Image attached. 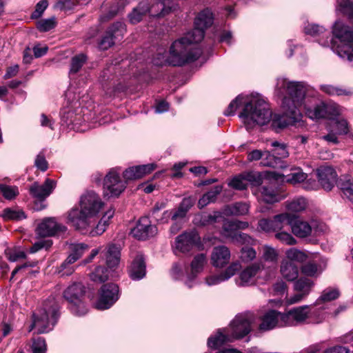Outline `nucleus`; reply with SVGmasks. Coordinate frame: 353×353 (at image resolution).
Here are the masks:
<instances>
[{
	"mask_svg": "<svg viewBox=\"0 0 353 353\" xmlns=\"http://www.w3.org/2000/svg\"><path fill=\"white\" fill-rule=\"evenodd\" d=\"M306 34L312 37H319V43L323 46H331L332 50L340 57L353 61V31L340 21L335 22L333 27V34L339 41V44L332 39H330V33L323 27L316 24L308 23L304 28Z\"/></svg>",
	"mask_w": 353,
	"mask_h": 353,
	"instance_id": "20e7f679",
	"label": "nucleus"
},
{
	"mask_svg": "<svg viewBox=\"0 0 353 353\" xmlns=\"http://www.w3.org/2000/svg\"><path fill=\"white\" fill-rule=\"evenodd\" d=\"M340 292L336 288H327L325 289L316 300V305L330 304L329 302L339 298Z\"/></svg>",
	"mask_w": 353,
	"mask_h": 353,
	"instance_id": "f704fd0d",
	"label": "nucleus"
},
{
	"mask_svg": "<svg viewBox=\"0 0 353 353\" xmlns=\"http://www.w3.org/2000/svg\"><path fill=\"white\" fill-rule=\"evenodd\" d=\"M194 202L190 197L184 198L180 203L178 209L172 214V219L176 220L177 219L184 218L188 210L192 207Z\"/></svg>",
	"mask_w": 353,
	"mask_h": 353,
	"instance_id": "58836bf2",
	"label": "nucleus"
},
{
	"mask_svg": "<svg viewBox=\"0 0 353 353\" xmlns=\"http://www.w3.org/2000/svg\"><path fill=\"white\" fill-rule=\"evenodd\" d=\"M320 88L321 90L331 96H350L353 93L350 89L336 87L331 85H322Z\"/></svg>",
	"mask_w": 353,
	"mask_h": 353,
	"instance_id": "ea45409f",
	"label": "nucleus"
},
{
	"mask_svg": "<svg viewBox=\"0 0 353 353\" xmlns=\"http://www.w3.org/2000/svg\"><path fill=\"white\" fill-rule=\"evenodd\" d=\"M88 249V245L85 243L72 244L70 246V254L72 256L79 259L83 253Z\"/></svg>",
	"mask_w": 353,
	"mask_h": 353,
	"instance_id": "13d9d810",
	"label": "nucleus"
},
{
	"mask_svg": "<svg viewBox=\"0 0 353 353\" xmlns=\"http://www.w3.org/2000/svg\"><path fill=\"white\" fill-rule=\"evenodd\" d=\"M207 263L206 256L204 254H199L194 256L191 263V276L194 278L200 273Z\"/></svg>",
	"mask_w": 353,
	"mask_h": 353,
	"instance_id": "4c0bfd02",
	"label": "nucleus"
},
{
	"mask_svg": "<svg viewBox=\"0 0 353 353\" xmlns=\"http://www.w3.org/2000/svg\"><path fill=\"white\" fill-rule=\"evenodd\" d=\"M234 242L248 245H253L256 244V241L247 234L239 232L234 234L232 239Z\"/></svg>",
	"mask_w": 353,
	"mask_h": 353,
	"instance_id": "864d4df0",
	"label": "nucleus"
},
{
	"mask_svg": "<svg viewBox=\"0 0 353 353\" xmlns=\"http://www.w3.org/2000/svg\"><path fill=\"white\" fill-rule=\"evenodd\" d=\"M276 89L281 95H286L282 102L283 114L273 120V125L275 127L283 128L301 121V108L312 119L325 117L327 112L332 108L324 104L317 105L313 109L309 108L305 103V88L301 82L290 81L287 79L281 78L277 80Z\"/></svg>",
	"mask_w": 353,
	"mask_h": 353,
	"instance_id": "f257e3e1",
	"label": "nucleus"
},
{
	"mask_svg": "<svg viewBox=\"0 0 353 353\" xmlns=\"http://www.w3.org/2000/svg\"><path fill=\"white\" fill-rule=\"evenodd\" d=\"M85 287L81 283H74L63 292L64 299L70 303L72 313L81 316L87 313L88 309L82 301Z\"/></svg>",
	"mask_w": 353,
	"mask_h": 353,
	"instance_id": "0eeeda50",
	"label": "nucleus"
},
{
	"mask_svg": "<svg viewBox=\"0 0 353 353\" xmlns=\"http://www.w3.org/2000/svg\"><path fill=\"white\" fill-rule=\"evenodd\" d=\"M55 26L54 19H41L37 22V27L41 32H47Z\"/></svg>",
	"mask_w": 353,
	"mask_h": 353,
	"instance_id": "e2e57ef3",
	"label": "nucleus"
},
{
	"mask_svg": "<svg viewBox=\"0 0 353 353\" xmlns=\"http://www.w3.org/2000/svg\"><path fill=\"white\" fill-rule=\"evenodd\" d=\"M213 23L212 13L209 9L201 11L194 20V28L184 37L176 40L170 49V55L159 53L153 59L157 65L168 64L181 66L199 59L202 52L196 43L203 40L204 30Z\"/></svg>",
	"mask_w": 353,
	"mask_h": 353,
	"instance_id": "f03ea898",
	"label": "nucleus"
},
{
	"mask_svg": "<svg viewBox=\"0 0 353 353\" xmlns=\"http://www.w3.org/2000/svg\"><path fill=\"white\" fill-rule=\"evenodd\" d=\"M331 304L316 305L315 302L314 306L309 307L310 318L315 323H319L327 319L331 314Z\"/></svg>",
	"mask_w": 353,
	"mask_h": 353,
	"instance_id": "393cba45",
	"label": "nucleus"
},
{
	"mask_svg": "<svg viewBox=\"0 0 353 353\" xmlns=\"http://www.w3.org/2000/svg\"><path fill=\"white\" fill-rule=\"evenodd\" d=\"M105 253L106 263L110 268L117 266L121 258V246L114 243L108 245Z\"/></svg>",
	"mask_w": 353,
	"mask_h": 353,
	"instance_id": "c756f323",
	"label": "nucleus"
},
{
	"mask_svg": "<svg viewBox=\"0 0 353 353\" xmlns=\"http://www.w3.org/2000/svg\"><path fill=\"white\" fill-rule=\"evenodd\" d=\"M32 349L33 353H46V344L45 339L38 336L33 339Z\"/></svg>",
	"mask_w": 353,
	"mask_h": 353,
	"instance_id": "bf43d9fd",
	"label": "nucleus"
},
{
	"mask_svg": "<svg viewBox=\"0 0 353 353\" xmlns=\"http://www.w3.org/2000/svg\"><path fill=\"white\" fill-rule=\"evenodd\" d=\"M224 214L221 212L214 211L212 214H203L200 216L199 223L202 226L215 225L224 220Z\"/></svg>",
	"mask_w": 353,
	"mask_h": 353,
	"instance_id": "473e14b6",
	"label": "nucleus"
},
{
	"mask_svg": "<svg viewBox=\"0 0 353 353\" xmlns=\"http://www.w3.org/2000/svg\"><path fill=\"white\" fill-rule=\"evenodd\" d=\"M262 259L266 262L276 265L279 259V252L275 248L265 245L262 247Z\"/></svg>",
	"mask_w": 353,
	"mask_h": 353,
	"instance_id": "a19ab883",
	"label": "nucleus"
},
{
	"mask_svg": "<svg viewBox=\"0 0 353 353\" xmlns=\"http://www.w3.org/2000/svg\"><path fill=\"white\" fill-rule=\"evenodd\" d=\"M309 306L304 305L293 308L288 312L287 314H283V321H287L288 325L301 323L307 318H310Z\"/></svg>",
	"mask_w": 353,
	"mask_h": 353,
	"instance_id": "412c9836",
	"label": "nucleus"
},
{
	"mask_svg": "<svg viewBox=\"0 0 353 353\" xmlns=\"http://www.w3.org/2000/svg\"><path fill=\"white\" fill-rule=\"evenodd\" d=\"M79 205L80 209L73 208L68 212V223L83 231L95 223L104 203L95 192H88L81 196Z\"/></svg>",
	"mask_w": 353,
	"mask_h": 353,
	"instance_id": "39448f33",
	"label": "nucleus"
},
{
	"mask_svg": "<svg viewBox=\"0 0 353 353\" xmlns=\"http://www.w3.org/2000/svg\"><path fill=\"white\" fill-rule=\"evenodd\" d=\"M283 314L276 310L268 311L262 318L259 329L264 331L273 329L277 325L279 319L283 321Z\"/></svg>",
	"mask_w": 353,
	"mask_h": 353,
	"instance_id": "bb28decb",
	"label": "nucleus"
},
{
	"mask_svg": "<svg viewBox=\"0 0 353 353\" xmlns=\"http://www.w3.org/2000/svg\"><path fill=\"white\" fill-rule=\"evenodd\" d=\"M1 216L4 220H13L19 221L26 219V215L23 211L17 210L11 208H6L2 212Z\"/></svg>",
	"mask_w": 353,
	"mask_h": 353,
	"instance_id": "c03bdc74",
	"label": "nucleus"
},
{
	"mask_svg": "<svg viewBox=\"0 0 353 353\" xmlns=\"http://www.w3.org/2000/svg\"><path fill=\"white\" fill-rule=\"evenodd\" d=\"M248 211L249 205L246 203L242 202L227 205L223 208V213L226 216L245 215Z\"/></svg>",
	"mask_w": 353,
	"mask_h": 353,
	"instance_id": "7c9ffc66",
	"label": "nucleus"
},
{
	"mask_svg": "<svg viewBox=\"0 0 353 353\" xmlns=\"http://www.w3.org/2000/svg\"><path fill=\"white\" fill-rule=\"evenodd\" d=\"M169 3V0L158 1L148 0V15L152 17H159L166 15L174 10L172 6H168Z\"/></svg>",
	"mask_w": 353,
	"mask_h": 353,
	"instance_id": "4be33fe9",
	"label": "nucleus"
},
{
	"mask_svg": "<svg viewBox=\"0 0 353 353\" xmlns=\"http://www.w3.org/2000/svg\"><path fill=\"white\" fill-rule=\"evenodd\" d=\"M241 104L243 105V108L239 117L248 130L253 129L257 125H266L270 121L272 112L269 105L257 94L239 95L231 101L224 114L226 116L234 114L237 108Z\"/></svg>",
	"mask_w": 353,
	"mask_h": 353,
	"instance_id": "7ed1b4c3",
	"label": "nucleus"
},
{
	"mask_svg": "<svg viewBox=\"0 0 353 353\" xmlns=\"http://www.w3.org/2000/svg\"><path fill=\"white\" fill-rule=\"evenodd\" d=\"M276 239L280 241L282 243L288 245H295L296 240L289 233L285 232H277L275 234Z\"/></svg>",
	"mask_w": 353,
	"mask_h": 353,
	"instance_id": "052dcab7",
	"label": "nucleus"
},
{
	"mask_svg": "<svg viewBox=\"0 0 353 353\" xmlns=\"http://www.w3.org/2000/svg\"><path fill=\"white\" fill-rule=\"evenodd\" d=\"M286 208L288 211L299 212L304 210L307 207V201L303 197H299L291 201L286 202Z\"/></svg>",
	"mask_w": 353,
	"mask_h": 353,
	"instance_id": "37998d69",
	"label": "nucleus"
},
{
	"mask_svg": "<svg viewBox=\"0 0 353 353\" xmlns=\"http://www.w3.org/2000/svg\"><path fill=\"white\" fill-rule=\"evenodd\" d=\"M77 261V258L69 254L67 259L60 265L59 273H61V276L71 275L74 272V268L70 266V265Z\"/></svg>",
	"mask_w": 353,
	"mask_h": 353,
	"instance_id": "49530a36",
	"label": "nucleus"
},
{
	"mask_svg": "<svg viewBox=\"0 0 353 353\" xmlns=\"http://www.w3.org/2000/svg\"><path fill=\"white\" fill-rule=\"evenodd\" d=\"M224 331L219 330L215 336L208 339V345L210 348L216 350L223 344L233 341L230 334H225Z\"/></svg>",
	"mask_w": 353,
	"mask_h": 353,
	"instance_id": "2f4dec72",
	"label": "nucleus"
},
{
	"mask_svg": "<svg viewBox=\"0 0 353 353\" xmlns=\"http://www.w3.org/2000/svg\"><path fill=\"white\" fill-rule=\"evenodd\" d=\"M120 172L118 168H114L105 175L103 188L104 197H118L126 188V183L121 179Z\"/></svg>",
	"mask_w": 353,
	"mask_h": 353,
	"instance_id": "6e6552de",
	"label": "nucleus"
},
{
	"mask_svg": "<svg viewBox=\"0 0 353 353\" xmlns=\"http://www.w3.org/2000/svg\"><path fill=\"white\" fill-rule=\"evenodd\" d=\"M125 32V26L121 21H117L112 24L105 31L101 40L99 43L100 49L106 50L112 47L116 40H120L123 38Z\"/></svg>",
	"mask_w": 353,
	"mask_h": 353,
	"instance_id": "9b49d317",
	"label": "nucleus"
},
{
	"mask_svg": "<svg viewBox=\"0 0 353 353\" xmlns=\"http://www.w3.org/2000/svg\"><path fill=\"white\" fill-rule=\"evenodd\" d=\"M243 176L247 183L248 182H250L254 185H259L262 183L261 176L259 172H249L244 173Z\"/></svg>",
	"mask_w": 353,
	"mask_h": 353,
	"instance_id": "680f3d73",
	"label": "nucleus"
},
{
	"mask_svg": "<svg viewBox=\"0 0 353 353\" xmlns=\"http://www.w3.org/2000/svg\"><path fill=\"white\" fill-rule=\"evenodd\" d=\"M156 168L157 165L155 163L130 167L123 171V176L125 183H127L128 181L137 180L142 178L145 175L152 172Z\"/></svg>",
	"mask_w": 353,
	"mask_h": 353,
	"instance_id": "6ab92c4d",
	"label": "nucleus"
},
{
	"mask_svg": "<svg viewBox=\"0 0 353 353\" xmlns=\"http://www.w3.org/2000/svg\"><path fill=\"white\" fill-rule=\"evenodd\" d=\"M200 243V237L194 230L183 232L175 239V249L185 253L190 252Z\"/></svg>",
	"mask_w": 353,
	"mask_h": 353,
	"instance_id": "f8f14e48",
	"label": "nucleus"
},
{
	"mask_svg": "<svg viewBox=\"0 0 353 353\" xmlns=\"http://www.w3.org/2000/svg\"><path fill=\"white\" fill-rule=\"evenodd\" d=\"M66 230V228L57 223L53 218L44 219L37 227V233L40 236H54Z\"/></svg>",
	"mask_w": 353,
	"mask_h": 353,
	"instance_id": "dca6fc26",
	"label": "nucleus"
},
{
	"mask_svg": "<svg viewBox=\"0 0 353 353\" xmlns=\"http://www.w3.org/2000/svg\"><path fill=\"white\" fill-rule=\"evenodd\" d=\"M222 222L223 223L222 232L223 235L232 239V236L234 235V234H236L239 232L236 230V220L230 221L226 220L224 218V220Z\"/></svg>",
	"mask_w": 353,
	"mask_h": 353,
	"instance_id": "a18cd8bd",
	"label": "nucleus"
},
{
	"mask_svg": "<svg viewBox=\"0 0 353 353\" xmlns=\"http://www.w3.org/2000/svg\"><path fill=\"white\" fill-rule=\"evenodd\" d=\"M90 278L95 282L103 283L108 279V270L99 266L95 269L94 272L90 274Z\"/></svg>",
	"mask_w": 353,
	"mask_h": 353,
	"instance_id": "603ef678",
	"label": "nucleus"
},
{
	"mask_svg": "<svg viewBox=\"0 0 353 353\" xmlns=\"http://www.w3.org/2000/svg\"><path fill=\"white\" fill-rule=\"evenodd\" d=\"M130 233L138 240H146L157 233V228L150 223L148 217H141Z\"/></svg>",
	"mask_w": 353,
	"mask_h": 353,
	"instance_id": "ddd939ff",
	"label": "nucleus"
},
{
	"mask_svg": "<svg viewBox=\"0 0 353 353\" xmlns=\"http://www.w3.org/2000/svg\"><path fill=\"white\" fill-rule=\"evenodd\" d=\"M319 182L325 190H331L336 182V174L329 166L320 167L316 170Z\"/></svg>",
	"mask_w": 353,
	"mask_h": 353,
	"instance_id": "aec40b11",
	"label": "nucleus"
},
{
	"mask_svg": "<svg viewBox=\"0 0 353 353\" xmlns=\"http://www.w3.org/2000/svg\"><path fill=\"white\" fill-rule=\"evenodd\" d=\"M34 165L38 169L43 172L47 170L48 168V163L46 160L44 154L42 152H40L37 156Z\"/></svg>",
	"mask_w": 353,
	"mask_h": 353,
	"instance_id": "774afa93",
	"label": "nucleus"
},
{
	"mask_svg": "<svg viewBox=\"0 0 353 353\" xmlns=\"http://www.w3.org/2000/svg\"><path fill=\"white\" fill-rule=\"evenodd\" d=\"M0 192L6 199H14L19 194V189L17 186H11L6 184H0Z\"/></svg>",
	"mask_w": 353,
	"mask_h": 353,
	"instance_id": "3c124183",
	"label": "nucleus"
},
{
	"mask_svg": "<svg viewBox=\"0 0 353 353\" xmlns=\"http://www.w3.org/2000/svg\"><path fill=\"white\" fill-rule=\"evenodd\" d=\"M285 225H290L292 233L299 238L309 236L312 231V226L305 221L296 219L294 216L288 213V218L285 219Z\"/></svg>",
	"mask_w": 353,
	"mask_h": 353,
	"instance_id": "4468645a",
	"label": "nucleus"
},
{
	"mask_svg": "<svg viewBox=\"0 0 353 353\" xmlns=\"http://www.w3.org/2000/svg\"><path fill=\"white\" fill-rule=\"evenodd\" d=\"M307 178V174L300 168H294L290 174L283 175V181L292 184H296L304 181Z\"/></svg>",
	"mask_w": 353,
	"mask_h": 353,
	"instance_id": "e433bc0d",
	"label": "nucleus"
},
{
	"mask_svg": "<svg viewBox=\"0 0 353 353\" xmlns=\"http://www.w3.org/2000/svg\"><path fill=\"white\" fill-rule=\"evenodd\" d=\"M114 214V211L112 209L105 211L97 226L90 231V235L94 236L102 234L105 231L106 227L109 224L108 221L113 217Z\"/></svg>",
	"mask_w": 353,
	"mask_h": 353,
	"instance_id": "72a5a7b5",
	"label": "nucleus"
},
{
	"mask_svg": "<svg viewBox=\"0 0 353 353\" xmlns=\"http://www.w3.org/2000/svg\"><path fill=\"white\" fill-rule=\"evenodd\" d=\"M119 299V287L114 283L104 284L99 290L95 307L99 310L110 308Z\"/></svg>",
	"mask_w": 353,
	"mask_h": 353,
	"instance_id": "9d476101",
	"label": "nucleus"
},
{
	"mask_svg": "<svg viewBox=\"0 0 353 353\" xmlns=\"http://www.w3.org/2000/svg\"><path fill=\"white\" fill-rule=\"evenodd\" d=\"M240 266L241 265L239 263H232L226 268L223 272L221 273L224 281L228 280L230 278L234 276L239 270Z\"/></svg>",
	"mask_w": 353,
	"mask_h": 353,
	"instance_id": "0e129e2a",
	"label": "nucleus"
},
{
	"mask_svg": "<svg viewBox=\"0 0 353 353\" xmlns=\"http://www.w3.org/2000/svg\"><path fill=\"white\" fill-rule=\"evenodd\" d=\"M280 272L284 279L292 281L299 276V268L293 262L288 260H283L281 263Z\"/></svg>",
	"mask_w": 353,
	"mask_h": 353,
	"instance_id": "c85d7f7f",
	"label": "nucleus"
},
{
	"mask_svg": "<svg viewBox=\"0 0 353 353\" xmlns=\"http://www.w3.org/2000/svg\"><path fill=\"white\" fill-rule=\"evenodd\" d=\"M148 0H141L128 14V19L132 24L139 23L144 17L148 15Z\"/></svg>",
	"mask_w": 353,
	"mask_h": 353,
	"instance_id": "cd10ccee",
	"label": "nucleus"
},
{
	"mask_svg": "<svg viewBox=\"0 0 353 353\" xmlns=\"http://www.w3.org/2000/svg\"><path fill=\"white\" fill-rule=\"evenodd\" d=\"M228 185L234 189L243 190L246 189L248 183L243 174L234 177L228 183Z\"/></svg>",
	"mask_w": 353,
	"mask_h": 353,
	"instance_id": "4d7b16f0",
	"label": "nucleus"
},
{
	"mask_svg": "<svg viewBox=\"0 0 353 353\" xmlns=\"http://www.w3.org/2000/svg\"><path fill=\"white\" fill-rule=\"evenodd\" d=\"M259 192L260 199L267 203L279 202L284 198V196L279 192V190L275 188V185L272 183L262 185Z\"/></svg>",
	"mask_w": 353,
	"mask_h": 353,
	"instance_id": "5701e85b",
	"label": "nucleus"
},
{
	"mask_svg": "<svg viewBox=\"0 0 353 353\" xmlns=\"http://www.w3.org/2000/svg\"><path fill=\"white\" fill-rule=\"evenodd\" d=\"M314 285L313 281L307 278H301L294 283V290L307 296Z\"/></svg>",
	"mask_w": 353,
	"mask_h": 353,
	"instance_id": "c9c22d12",
	"label": "nucleus"
},
{
	"mask_svg": "<svg viewBox=\"0 0 353 353\" xmlns=\"http://www.w3.org/2000/svg\"><path fill=\"white\" fill-rule=\"evenodd\" d=\"M287 218L288 213H283L275 216L273 219H262L259 221L258 227L265 232L279 231L285 227Z\"/></svg>",
	"mask_w": 353,
	"mask_h": 353,
	"instance_id": "a211bd4d",
	"label": "nucleus"
},
{
	"mask_svg": "<svg viewBox=\"0 0 353 353\" xmlns=\"http://www.w3.org/2000/svg\"><path fill=\"white\" fill-rule=\"evenodd\" d=\"M286 259L285 260H288L289 261H292L293 263H303L307 259V254L295 248H292L286 250L285 252Z\"/></svg>",
	"mask_w": 353,
	"mask_h": 353,
	"instance_id": "79ce46f5",
	"label": "nucleus"
},
{
	"mask_svg": "<svg viewBox=\"0 0 353 353\" xmlns=\"http://www.w3.org/2000/svg\"><path fill=\"white\" fill-rule=\"evenodd\" d=\"M230 259V252L224 245L214 247L212 254V264L216 268H222L228 263Z\"/></svg>",
	"mask_w": 353,
	"mask_h": 353,
	"instance_id": "b1692460",
	"label": "nucleus"
},
{
	"mask_svg": "<svg viewBox=\"0 0 353 353\" xmlns=\"http://www.w3.org/2000/svg\"><path fill=\"white\" fill-rule=\"evenodd\" d=\"M56 187V181L46 179L43 184L34 182L30 188V194L39 201H43L48 197Z\"/></svg>",
	"mask_w": 353,
	"mask_h": 353,
	"instance_id": "f3484780",
	"label": "nucleus"
},
{
	"mask_svg": "<svg viewBox=\"0 0 353 353\" xmlns=\"http://www.w3.org/2000/svg\"><path fill=\"white\" fill-rule=\"evenodd\" d=\"M87 61V57L84 54H77L72 58L70 73L78 72Z\"/></svg>",
	"mask_w": 353,
	"mask_h": 353,
	"instance_id": "09e8293b",
	"label": "nucleus"
},
{
	"mask_svg": "<svg viewBox=\"0 0 353 353\" xmlns=\"http://www.w3.org/2000/svg\"><path fill=\"white\" fill-rule=\"evenodd\" d=\"M253 320L252 314L249 313L241 314L236 316L230 326L231 331L230 336L232 340L241 339L249 334L251 330V323Z\"/></svg>",
	"mask_w": 353,
	"mask_h": 353,
	"instance_id": "1a4fd4ad",
	"label": "nucleus"
},
{
	"mask_svg": "<svg viewBox=\"0 0 353 353\" xmlns=\"http://www.w3.org/2000/svg\"><path fill=\"white\" fill-rule=\"evenodd\" d=\"M59 305L53 297L48 299L43 307L33 314V322L29 331L36 328L39 334L49 332L55 325L59 317Z\"/></svg>",
	"mask_w": 353,
	"mask_h": 353,
	"instance_id": "423d86ee",
	"label": "nucleus"
},
{
	"mask_svg": "<svg viewBox=\"0 0 353 353\" xmlns=\"http://www.w3.org/2000/svg\"><path fill=\"white\" fill-rule=\"evenodd\" d=\"M5 254L9 261L14 262L26 257V252L19 248H7Z\"/></svg>",
	"mask_w": 353,
	"mask_h": 353,
	"instance_id": "de8ad7c7",
	"label": "nucleus"
},
{
	"mask_svg": "<svg viewBox=\"0 0 353 353\" xmlns=\"http://www.w3.org/2000/svg\"><path fill=\"white\" fill-rule=\"evenodd\" d=\"M321 270L314 262H308L301 267V272L307 276H317L321 274Z\"/></svg>",
	"mask_w": 353,
	"mask_h": 353,
	"instance_id": "8fccbe9b",
	"label": "nucleus"
},
{
	"mask_svg": "<svg viewBox=\"0 0 353 353\" xmlns=\"http://www.w3.org/2000/svg\"><path fill=\"white\" fill-rule=\"evenodd\" d=\"M145 263L142 254H138L130 268V276L133 280H139L145 275Z\"/></svg>",
	"mask_w": 353,
	"mask_h": 353,
	"instance_id": "a878e982",
	"label": "nucleus"
},
{
	"mask_svg": "<svg viewBox=\"0 0 353 353\" xmlns=\"http://www.w3.org/2000/svg\"><path fill=\"white\" fill-rule=\"evenodd\" d=\"M48 7L47 0H41L37 5L35 10L32 12L31 17L32 19H37L41 16L44 10Z\"/></svg>",
	"mask_w": 353,
	"mask_h": 353,
	"instance_id": "338daca9",
	"label": "nucleus"
},
{
	"mask_svg": "<svg viewBox=\"0 0 353 353\" xmlns=\"http://www.w3.org/2000/svg\"><path fill=\"white\" fill-rule=\"evenodd\" d=\"M263 265L259 263H252L239 274L236 279V283L239 286H248L254 285L256 282V276L261 270Z\"/></svg>",
	"mask_w": 353,
	"mask_h": 353,
	"instance_id": "2eb2a0df",
	"label": "nucleus"
},
{
	"mask_svg": "<svg viewBox=\"0 0 353 353\" xmlns=\"http://www.w3.org/2000/svg\"><path fill=\"white\" fill-rule=\"evenodd\" d=\"M241 259L245 261H251L254 259L256 256V252L255 250L250 247H243L241 249Z\"/></svg>",
	"mask_w": 353,
	"mask_h": 353,
	"instance_id": "69168bd1",
	"label": "nucleus"
},
{
	"mask_svg": "<svg viewBox=\"0 0 353 353\" xmlns=\"http://www.w3.org/2000/svg\"><path fill=\"white\" fill-rule=\"evenodd\" d=\"M280 163L279 159L276 158L274 154H272L268 151H265V156L262 158L261 161L263 166L276 168Z\"/></svg>",
	"mask_w": 353,
	"mask_h": 353,
	"instance_id": "5fc2aeb1",
	"label": "nucleus"
},
{
	"mask_svg": "<svg viewBox=\"0 0 353 353\" xmlns=\"http://www.w3.org/2000/svg\"><path fill=\"white\" fill-rule=\"evenodd\" d=\"M163 207L164 206L163 204H161L160 207H159L158 204H156L152 211V218L154 219L157 222L161 223L167 222L171 215V212H169L168 211H165L162 216H159V212Z\"/></svg>",
	"mask_w": 353,
	"mask_h": 353,
	"instance_id": "6e6d98bb",
	"label": "nucleus"
}]
</instances>
